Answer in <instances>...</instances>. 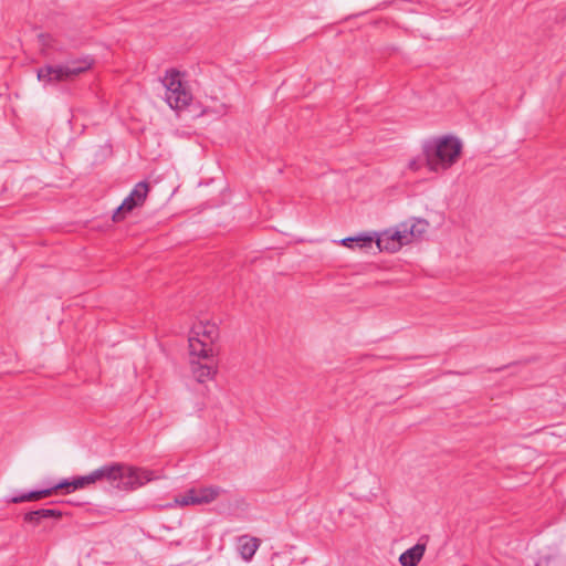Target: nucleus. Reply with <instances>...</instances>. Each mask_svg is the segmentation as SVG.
Listing matches in <instances>:
<instances>
[{
	"label": "nucleus",
	"mask_w": 566,
	"mask_h": 566,
	"mask_svg": "<svg viewBox=\"0 0 566 566\" xmlns=\"http://www.w3.org/2000/svg\"><path fill=\"white\" fill-rule=\"evenodd\" d=\"M155 479H157V475H155L153 471L146 469H137L120 463H113L103 465L86 475L77 476L73 480H63L60 483L43 490L24 492L12 496L10 502L21 503L38 501L40 499L52 495L56 490L60 489H65V492L70 493L101 480L107 481L112 486L119 490H135Z\"/></svg>",
	"instance_id": "1"
},
{
	"label": "nucleus",
	"mask_w": 566,
	"mask_h": 566,
	"mask_svg": "<svg viewBox=\"0 0 566 566\" xmlns=\"http://www.w3.org/2000/svg\"><path fill=\"white\" fill-rule=\"evenodd\" d=\"M219 338V328L210 321L193 323L188 336L189 368L198 382L214 378L217 361L214 343Z\"/></svg>",
	"instance_id": "2"
},
{
	"label": "nucleus",
	"mask_w": 566,
	"mask_h": 566,
	"mask_svg": "<svg viewBox=\"0 0 566 566\" xmlns=\"http://www.w3.org/2000/svg\"><path fill=\"white\" fill-rule=\"evenodd\" d=\"M462 143L454 136H439L426 140L422 156L429 171L440 174L451 168L460 158Z\"/></svg>",
	"instance_id": "3"
},
{
	"label": "nucleus",
	"mask_w": 566,
	"mask_h": 566,
	"mask_svg": "<svg viewBox=\"0 0 566 566\" xmlns=\"http://www.w3.org/2000/svg\"><path fill=\"white\" fill-rule=\"evenodd\" d=\"M429 223L421 218H409L399 224L376 234L379 251L397 252L403 245L420 239L428 230Z\"/></svg>",
	"instance_id": "4"
},
{
	"label": "nucleus",
	"mask_w": 566,
	"mask_h": 566,
	"mask_svg": "<svg viewBox=\"0 0 566 566\" xmlns=\"http://www.w3.org/2000/svg\"><path fill=\"white\" fill-rule=\"evenodd\" d=\"M92 65L93 59L90 56L67 60L57 64H45L36 71V77L43 86L56 85L59 83L73 81L78 75L90 70Z\"/></svg>",
	"instance_id": "5"
},
{
	"label": "nucleus",
	"mask_w": 566,
	"mask_h": 566,
	"mask_svg": "<svg viewBox=\"0 0 566 566\" xmlns=\"http://www.w3.org/2000/svg\"><path fill=\"white\" fill-rule=\"evenodd\" d=\"M161 83L166 90L165 101L172 109L181 111L190 104L192 95L184 83L180 72L176 70L167 71Z\"/></svg>",
	"instance_id": "6"
},
{
	"label": "nucleus",
	"mask_w": 566,
	"mask_h": 566,
	"mask_svg": "<svg viewBox=\"0 0 566 566\" xmlns=\"http://www.w3.org/2000/svg\"><path fill=\"white\" fill-rule=\"evenodd\" d=\"M223 492L224 490L217 485L192 488L176 496L175 503L179 506L210 504Z\"/></svg>",
	"instance_id": "7"
},
{
	"label": "nucleus",
	"mask_w": 566,
	"mask_h": 566,
	"mask_svg": "<svg viewBox=\"0 0 566 566\" xmlns=\"http://www.w3.org/2000/svg\"><path fill=\"white\" fill-rule=\"evenodd\" d=\"M149 191V186L146 181H140L135 185L130 193L124 199L122 205L116 209L113 214L114 221H119L124 214L132 211L134 208L144 203Z\"/></svg>",
	"instance_id": "8"
},
{
	"label": "nucleus",
	"mask_w": 566,
	"mask_h": 566,
	"mask_svg": "<svg viewBox=\"0 0 566 566\" xmlns=\"http://www.w3.org/2000/svg\"><path fill=\"white\" fill-rule=\"evenodd\" d=\"M260 547V539L250 535L238 538V552L244 562H250Z\"/></svg>",
	"instance_id": "9"
},
{
	"label": "nucleus",
	"mask_w": 566,
	"mask_h": 566,
	"mask_svg": "<svg viewBox=\"0 0 566 566\" xmlns=\"http://www.w3.org/2000/svg\"><path fill=\"white\" fill-rule=\"evenodd\" d=\"M424 552L426 544L419 542L400 554L399 563L401 566H417L422 559Z\"/></svg>",
	"instance_id": "10"
},
{
	"label": "nucleus",
	"mask_w": 566,
	"mask_h": 566,
	"mask_svg": "<svg viewBox=\"0 0 566 566\" xmlns=\"http://www.w3.org/2000/svg\"><path fill=\"white\" fill-rule=\"evenodd\" d=\"M374 243H376L375 237L367 233H360L340 240V244L350 249L369 250L373 248Z\"/></svg>",
	"instance_id": "11"
},
{
	"label": "nucleus",
	"mask_w": 566,
	"mask_h": 566,
	"mask_svg": "<svg viewBox=\"0 0 566 566\" xmlns=\"http://www.w3.org/2000/svg\"><path fill=\"white\" fill-rule=\"evenodd\" d=\"M61 513L52 509H40L36 511L28 512L24 516L25 522L31 524H39L43 518L59 517Z\"/></svg>",
	"instance_id": "12"
},
{
	"label": "nucleus",
	"mask_w": 566,
	"mask_h": 566,
	"mask_svg": "<svg viewBox=\"0 0 566 566\" xmlns=\"http://www.w3.org/2000/svg\"><path fill=\"white\" fill-rule=\"evenodd\" d=\"M423 166H426V158H421V157H418V158H412L409 160L408 163V168L409 170L411 171H419Z\"/></svg>",
	"instance_id": "13"
}]
</instances>
